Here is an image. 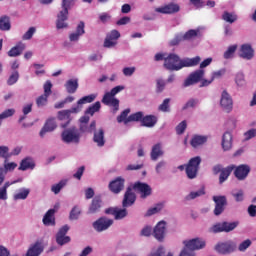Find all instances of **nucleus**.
Listing matches in <instances>:
<instances>
[{
	"mask_svg": "<svg viewBox=\"0 0 256 256\" xmlns=\"http://www.w3.org/2000/svg\"><path fill=\"white\" fill-rule=\"evenodd\" d=\"M205 70L198 69L189 74V76L184 80L183 87H191V85H196L201 81L200 87H209L213 83V77L205 79Z\"/></svg>",
	"mask_w": 256,
	"mask_h": 256,
	"instance_id": "nucleus-2",
	"label": "nucleus"
},
{
	"mask_svg": "<svg viewBox=\"0 0 256 256\" xmlns=\"http://www.w3.org/2000/svg\"><path fill=\"white\" fill-rule=\"evenodd\" d=\"M13 115H15V109H7L0 114V121H3V119H8V117H13Z\"/></svg>",
	"mask_w": 256,
	"mask_h": 256,
	"instance_id": "nucleus-58",
	"label": "nucleus"
},
{
	"mask_svg": "<svg viewBox=\"0 0 256 256\" xmlns=\"http://www.w3.org/2000/svg\"><path fill=\"white\" fill-rule=\"evenodd\" d=\"M235 51H237V44L229 46L224 52V59H233V57L235 56Z\"/></svg>",
	"mask_w": 256,
	"mask_h": 256,
	"instance_id": "nucleus-47",
	"label": "nucleus"
},
{
	"mask_svg": "<svg viewBox=\"0 0 256 256\" xmlns=\"http://www.w3.org/2000/svg\"><path fill=\"white\" fill-rule=\"evenodd\" d=\"M67 19H69V14L65 11H60L57 15L56 29H67L69 27Z\"/></svg>",
	"mask_w": 256,
	"mask_h": 256,
	"instance_id": "nucleus-27",
	"label": "nucleus"
},
{
	"mask_svg": "<svg viewBox=\"0 0 256 256\" xmlns=\"http://www.w3.org/2000/svg\"><path fill=\"white\" fill-rule=\"evenodd\" d=\"M94 131L93 141L96 143L98 147H103L105 145V130L103 128H99Z\"/></svg>",
	"mask_w": 256,
	"mask_h": 256,
	"instance_id": "nucleus-30",
	"label": "nucleus"
},
{
	"mask_svg": "<svg viewBox=\"0 0 256 256\" xmlns=\"http://www.w3.org/2000/svg\"><path fill=\"white\" fill-rule=\"evenodd\" d=\"M215 251L220 255H231V253H235V251H237V243L233 240L218 242L215 245Z\"/></svg>",
	"mask_w": 256,
	"mask_h": 256,
	"instance_id": "nucleus-5",
	"label": "nucleus"
},
{
	"mask_svg": "<svg viewBox=\"0 0 256 256\" xmlns=\"http://www.w3.org/2000/svg\"><path fill=\"white\" fill-rule=\"evenodd\" d=\"M73 5H75V0H62V3H61L62 10L60 11H64L67 14H69V9H71Z\"/></svg>",
	"mask_w": 256,
	"mask_h": 256,
	"instance_id": "nucleus-49",
	"label": "nucleus"
},
{
	"mask_svg": "<svg viewBox=\"0 0 256 256\" xmlns=\"http://www.w3.org/2000/svg\"><path fill=\"white\" fill-rule=\"evenodd\" d=\"M33 111V103L25 104L22 108L23 116L19 118V123L25 121L26 115H29Z\"/></svg>",
	"mask_w": 256,
	"mask_h": 256,
	"instance_id": "nucleus-46",
	"label": "nucleus"
},
{
	"mask_svg": "<svg viewBox=\"0 0 256 256\" xmlns=\"http://www.w3.org/2000/svg\"><path fill=\"white\" fill-rule=\"evenodd\" d=\"M169 103H171V99H164L163 102L159 105L158 110H160L162 113H170L171 105Z\"/></svg>",
	"mask_w": 256,
	"mask_h": 256,
	"instance_id": "nucleus-45",
	"label": "nucleus"
},
{
	"mask_svg": "<svg viewBox=\"0 0 256 256\" xmlns=\"http://www.w3.org/2000/svg\"><path fill=\"white\" fill-rule=\"evenodd\" d=\"M65 88L67 93L73 94L79 89V80L78 79H70L65 83Z\"/></svg>",
	"mask_w": 256,
	"mask_h": 256,
	"instance_id": "nucleus-35",
	"label": "nucleus"
},
{
	"mask_svg": "<svg viewBox=\"0 0 256 256\" xmlns=\"http://www.w3.org/2000/svg\"><path fill=\"white\" fill-rule=\"evenodd\" d=\"M149 256H165V248L163 246H159L158 248L152 249Z\"/></svg>",
	"mask_w": 256,
	"mask_h": 256,
	"instance_id": "nucleus-55",
	"label": "nucleus"
},
{
	"mask_svg": "<svg viewBox=\"0 0 256 256\" xmlns=\"http://www.w3.org/2000/svg\"><path fill=\"white\" fill-rule=\"evenodd\" d=\"M163 155H165V150H163V143L158 142L154 144L151 148L150 159L152 161H158L161 159V157H163Z\"/></svg>",
	"mask_w": 256,
	"mask_h": 256,
	"instance_id": "nucleus-19",
	"label": "nucleus"
},
{
	"mask_svg": "<svg viewBox=\"0 0 256 256\" xmlns=\"http://www.w3.org/2000/svg\"><path fill=\"white\" fill-rule=\"evenodd\" d=\"M233 145V135L230 132H225L222 137V149L229 151Z\"/></svg>",
	"mask_w": 256,
	"mask_h": 256,
	"instance_id": "nucleus-33",
	"label": "nucleus"
},
{
	"mask_svg": "<svg viewBox=\"0 0 256 256\" xmlns=\"http://www.w3.org/2000/svg\"><path fill=\"white\" fill-rule=\"evenodd\" d=\"M95 99H97V94H90L88 96H84L77 101V104L74 107L78 108V113H81V109H83V105L87 103H93Z\"/></svg>",
	"mask_w": 256,
	"mask_h": 256,
	"instance_id": "nucleus-31",
	"label": "nucleus"
},
{
	"mask_svg": "<svg viewBox=\"0 0 256 256\" xmlns=\"http://www.w3.org/2000/svg\"><path fill=\"white\" fill-rule=\"evenodd\" d=\"M83 35H85V22H79L76 30L69 34V41H71V43H77Z\"/></svg>",
	"mask_w": 256,
	"mask_h": 256,
	"instance_id": "nucleus-17",
	"label": "nucleus"
},
{
	"mask_svg": "<svg viewBox=\"0 0 256 256\" xmlns=\"http://www.w3.org/2000/svg\"><path fill=\"white\" fill-rule=\"evenodd\" d=\"M29 193H31V189L25 187L19 188L14 192L12 199L13 201H25L29 197Z\"/></svg>",
	"mask_w": 256,
	"mask_h": 256,
	"instance_id": "nucleus-29",
	"label": "nucleus"
},
{
	"mask_svg": "<svg viewBox=\"0 0 256 256\" xmlns=\"http://www.w3.org/2000/svg\"><path fill=\"white\" fill-rule=\"evenodd\" d=\"M0 31H11V18L9 16L0 17Z\"/></svg>",
	"mask_w": 256,
	"mask_h": 256,
	"instance_id": "nucleus-38",
	"label": "nucleus"
},
{
	"mask_svg": "<svg viewBox=\"0 0 256 256\" xmlns=\"http://www.w3.org/2000/svg\"><path fill=\"white\" fill-rule=\"evenodd\" d=\"M165 167H167V162H165L164 160L159 161L156 164L155 167V171L158 175H161V173L163 172V170L165 169Z\"/></svg>",
	"mask_w": 256,
	"mask_h": 256,
	"instance_id": "nucleus-63",
	"label": "nucleus"
},
{
	"mask_svg": "<svg viewBox=\"0 0 256 256\" xmlns=\"http://www.w3.org/2000/svg\"><path fill=\"white\" fill-rule=\"evenodd\" d=\"M157 124V117L153 115L144 116L142 119V125L144 127H155Z\"/></svg>",
	"mask_w": 256,
	"mask_h": 256,
	"instance_id": "nucleus-40",
	"label": "nucleus"
},
{
	"mask_svg": "<svg viewBox=\"0 0 256 256\" xmlns=\"http://www.w3.org/2000/svg\"><path fill=\"white\" fill-rule=\"evenodd\" d=\"M80 131L82 133H93L97 127V123L95 121H92L90 123V127H87V123H89V117L88 116H83L80 118Z\"/></svg>",
	"mask_w": 256,
	"mask_h": 256,
	"instance_id": "nucleus-25",
	"label": "nucleus"
},
{
	"mask_svg": "<svg viewBox=\"0 0 256 256\" xmlns=\"http://www.w3.org/2000/svg\"><path fill=\"white\" fill-rule=\"evenodd\" d=\"M220 109L224 111V113H231L233 111V97L231 94L227 92V90H223L220 95L219 100Z\"/></svg>",
	"mask_w": 256,
	"mask_h": 256,
	"instance_id": "nucleus-8",
	"label": "nucleus"
},
{
	"mask_svg": "<svg viewBox=\"0 0 256 256\" xmlns=\"http://www.w3.org/2000/svg\"><path fill=\"white\" fill-rule=\"evenodd\" d=\"M69 229V225H64L59 229L58 233L56 234V243L58 245L63 246L71 242V237L67 236Z\"/></svg>",
	"mask_w": 256,
	"mask_h": 256,
	"instance_id": "nucleus-16",
	"label": "nucleus"
},
{
	"mask_svg": "<svg viewBox=\"0 0 256 256\" xmlns=\"http://www.w3.org/2000/svg\"><path fill=\"white\" fill-rule=\"evenodd\" d=\"M199 63H201V57L199 56L181 59L179 55L170 53L165 58L164 67L168 71H181L184 67H197Z\"/></svg>",
	"mask_w": 256,
	"mask_h": 256,
	"instance_id": "nucleus-1",
	"label": "nucleus"
},
{
	"mask_svg": "<svg viewBox=\"0 0 256 256\" xmlns=\"http://www.w3.org/2000/svg\"><path fill=\"white\" fill-rule=\"evenodd\" d=\"M125 188V179L122 177H117L109 183V189L112 193L116 195L121 193Z\"/></svg>",
	"mask_w": 256,
	"mask_h": 256,
	"instance_id": "nucleus-18",
	"label": "nucleus"
},
{
	"mask_svg": "<svg viewBox=\"0 0 256 256\" xmlns=\"http://www.w3.org/2000/svg\"><path fill=\"white\" fill-rule=\"evenodd\" d=\"M179 5L170 3L165 6L155 8L156 13H162L163 15H171L173 13H179Z\"/></svg>",
	"mask_w": 256,
	"mask_h": 256,
	"instance_id": "nucleus-24",
	"label": "nucleus"
},
{
	"mask_svg": "<svg viewBox=\"0 0 256 256\" xmlns=\"http://www.w3.org/2000/svg\"><path fill=\"white\" fill-rule=\"evenodd\" d=\"M129 113H131V109L129 108L122 111L121 114L117 117V121L119 123H124V125H128L133 121H141V123L143 122V117H145V114H143V112H136L128 116Z\"/></svg>",
	"mask_w": 256,
	"mask_h": 256,
	"instance_id": "nucleus-3",
	"label": "nucleus"
},
{
	"mask_svg": "<svg viewBox=\"0 0 256 256\" xmlns=\"http://www.w3.org/2000/svg\"><path fill=\"white\" fill-rule=\"evenodd\" d=\"M136 199L135 192L131 188H128L122 201L123 207H131L135 204Z\"/></svg>",
	"mask_w": 256,
	"mask_h": 256,
	"instance_id": "nucleus-28",
	"label": "nucleus"
},
{
	"mask_svg": "<svg viewBox=\"0 0 256 256\" xmlns=\"http://www.w3.org/2000/svg\"><path fill=\"white\" fill-rule=\"evenodd\" d=\"M49 98V96L43 94L40 97H38L36 99V105L37 107H45V105H47V99Z\"/></svg>",
	"mask_w": 256,
	"mask_h": 256,
	"instance_id": "nucleus-60",
	"label": "nucleus"
},
{
	"mask_svg": "<svg viewBox=\"0 0 256 256\" xmlns=\"http://www.w3.org/2000/svg\"><path fill=\"white\" fill-rule=\"evenodd\" d=\"M79 215H81V209L75 206L70 212L71 221H77V219H79Z\"/></svg>",
	"mask_w": 256,
	"mask_h": 256,
	"instance_id": "nucleus-54",
	"label": "nucleus"
},
{
	"mask_svg": "<svg viewBox=\"0 0 256 256\" xmlns=\"http://www.w3.org/2000/svg\"><path fill=\"white\" fill-rule=\"evenodd\" d=\"M254 53L255 51L253 50V47H251V44H243L240 47L239 57L246 59V61H251L254 57Z\"/></svg>",
	"mask_w": 256,
	"mask_h": 256,
	"instance_id": "nucleus-26",
	"label": "nucleus"
},
{
	"mask_svg": "<svg viewBox=\"0 0 256 256\" xmlns=\"http://www.w3.org/2000/svg\"><path fill=\"white\" fill-rule=\"evenodd\" d=\"M102 103L108 107H112V113H117L119 111V99H117L110 92H106L102 98Z\"/></svg>",
	"mask_w": 256,
	"mask_h": 256,
	"instance_id": "nucleus-14",
	"label": "nucleus"
},
{
	"mask_svg": "<svg viewBox=\"0 0 256 256\" xmlns=\"http://www.w3.org/2000/svg\"><path fill=\"white\" fill-rule=\"evenodd\" d=\"M167 235V222L160 221L156 224L153 229V236L157 241L163 242L165 240V236Z\"/></svg>",
	"mask_w": 256,
	"mask_h": 256,
	"instance_id": "nucleus-11",
	"label": "nucleus"
},
{
	"mask_svg": "<svg viewBox=\"0 0 256 256\" xmlns=\"http://www.w3.org/2000/svg\"><path fill=\"white\" fill-rule=\"evenodd\" d=\"M201 165V158L196 156L191 158L186 165V175L188 179H195L197 173L199 172V166Z\"/></svg>",
	"mask_w": 256,
	"mask_h": 256,
	"instance_id": "nucleus-7",
	"label": "nucleus"
},
{
	"mask_svg": "<svg viewBox=\"0 0 256 256\" xmlns=\"http://www.w3.org/2000/svg\"><path fill=\"white\" fill-rule=\"evenodd\" d=\"M133 189H134V191H136V193H139L141 199H147V197H149L151 195V193H153L151 186H149V184L143 183V182L134 183Z\"/></svg>",
	"mask_w": 256,
	"mask_h": 256,
	"instance_id": "nucleus-12",
	"label": "nucleus"
},
{
	"mask_svg": "<svg viewBox=\"0 0 256 256\" xmlns=\"http://www.w3.org/2000/svg\"><path fill=\"white\" fill-rule=\"evenodd\" d=\"M236 87L239 89H243V87H247V80L245 79V74L243 72H237L234 78Z\"/></svg>",
	"mask_w": 256,
	"mask_h": 256,
	"instance_id": "nucleus-36",
	"label": "nucleus"
},
{
	"mask_svg": "<svg viewBox=\"0 0 256 256\" xmlns=\"http://www.w3.org/2000/svg\"><path fill=\"white\" fill-rule=\"evenodd\" d=\"M113 219L107 217H100L92 223V227L96 233H103L113 225Z\"/></svg>",
	"mask_w": 256,
	"mask_h": 256,
	"instance_id": "nucleus-9",
	"label": "nucleus"
},
{
	"mask_svg": "<svg viewBox=\"0 0 256 256\" xmlns=\"http://www.w3.org/2000/svg\"><path fill=\"white\" fill-rule=\"evenodd\" d=\"M210 233H223L224 228H223V223H217L214 224L210 229H209Z\"/></svg>",
	"mask_w": 256,
	"mask_h": 256,
	"instance_id": "nucleus-59",
	"label": "nucleus"
},
{
	"mask_svg": "<svg viewBox=\"0 0 256 256\" xmlns=\"http://www.w3.org/2000/svg\"><path fill=\"white\" fill-rule=\"evenodd\" d=\"M254 137H256V128L249 129L244 133L245 141H251Z\"/></svg>",
	"mask_w": 256,
	"mask_h": 256,
	"instance_id": "nucleus-62",
	"label": "nucleus"
},
{
	"mask_svg": "<svg viewBox=\"0 0 256 256\" xmlns=\"http://www.w3.org/2000/svg\"><path fill=\"white\" fill-rule=\"evenodd\" d=\"M57 129V121L55 118H49L46 120L44 126L40 131V137H45L47 133H53L54 130Z\"/></svg>",
	"mask_w": 256,
	"mask_h": 256,
	"instance_id": "nucleus-22",
	"label": "nucleus"
},
{
	"mask_svg": "<svg viewBox=\"0 0 256 256\" xmlns=\"http://www.w3.org/2000/svg\"><path fill=\"white\" fill-rule=\"evenodd\" d=\"M61 139L63 143H74L75 145H77L81 141V134L79 133V130H77V128L72 127L62 132Z\"/></svg>",
	"mask_w": 256,
	"mask_h": 256,
	"instance_id": "nucleus-4",
	"label": "nucleus"
},
{
	"mask_svg": "<svg viewBox=\"0 0 256 256\" xmlns=\"http://www.w3.org/2000/svg\"><path fill=\"white\" fill-rule=\"evenodd\" d=\"M199 35V30H189L185 34L177 35L172 41L171 45H179L180 41H193Z\"/></svg>",
	"mask_w": 256,
	"mask_h": 256,
	"instance_id": "nucleus-15",
	"label": "nucleus"
},
{
	"mask_svg": "<svg viewBox=\"0 0 256 256\" xmlns=\"http://www.w3.org/2000/svg\"><path fill=\"white\" fill-rule=\"evenodd\" d=\"M105 213L107 215H113L116 221H121V219H125V217H127V215L129 214L127 212V208H108L105 210Z\"/></svg>",
	"mask_w": 256,
	"mask_h": 256,
	"instance_id": "nucleus-20",
	"label": "nucleus"
},
{
	"mask_svg": "<svg viewBox=\"0 0 256 256\" xmlns=\"http://www.w3.org/2000/svg\"><path fill=\"white\" fill-rule=\"evenodd\" d=\"M207 141H209V136L195 134L190 140V145L193 149H199V147H203Z\"/></svg>",
	"mask_w": 256,
	"mask_h": 256,
	"instance_id": "nucleus-23",
	"label": "nucleus"
},
{
	"mask_svg": "<svg viewBox=\"0 0 256 256\" xmlns=\"http://www.w3.org/2000/svg\"><path fill=\"white\" fill-rule=\"evenodd\" d=\"M183 245L189 251L194 252V251H199L201 249H205V245H207V243L202 238H194L191 240H184Z\"/></svg>",
	"mask_w": 256,
	"mask_h": 256,
	"instance_id": "nucleus-10",
	"label": "nucleus"
},
{
	"mask_svg": "<svg viewBox=\"0 0 256 256\" xmlns=\"http://www.w3.org/2000/svg\"><path fill=\"white\" fill-rule=\"evenodd\" d=\"M199 105V100L195 99V98H191L190 100H188L186 102V104L183 106V110L185 109H191L193 107H197Z\"/></svg>",
	"mask_w": 256,
	"mask_h": 256,
	"instance_id": "nucleus-57",
	"label": "nucleus"
},
{
	"mask_svg": "<svg viewBox=\"0 0 256 256\" xmlns=\"http://www.w3.org/2000/svg\"><path fill=\"white\" fill-rule=\"evenodd\" d=\"M27 169H35V162L31 158H25L20 163V171H27Z\"/></svg>",
	"mask_w": 256,
	"mask_h": 256,
	"instance_id": "nucleus-39",
	"label": "nucleus"
},
{
	"mask_svg": "<svg viewBox=\"0 0 256 256\" xmlns=\"http://www.w3.org/2000/svg\"><path fill=\"white\" fill-rule=\"evenodd\" d=\"M203 195H205V186H202L200 189L196 190V191H192L190 192L187 196L186 199L188 201H191L193 199H197L199 197H203Z\"/></svg>",
	"mask_w": 256,
	"mask_h": 256,
	"instance_id": "nucleus-41",
	"label": "nucleus"
},
{
	"mask_svg": "<svg viewBox=\"0 0 256 256\" xmlns=\"http://www.w3.org/2000/svg\"><path fill=\"white\" fill-rule=\"evenodd\" d=\"M101 209V198L95 197L89 207L88 213H97Z\"/></svg>",
	"mask_w": 256,
	"mask_h": 256,
	"instance_id": "nucleus-42",
	"label": "nucleus"
},
{
	"mask_svg": "<svg viewBox=\"0 0 256 256\" xmlns=\"http://www.w3.org/2000/svg\"><path fill=\"white\" fill-rule=\"evenodd\" d=\"M19 81V72L14 71L7 80V85H15Z\"/></svg>",
	"mask_w": 256,
	"mask_h": 256,
	"instance_id": "nucleus-56",
	"label": "nucleus"
},
{
	"mask_svg": "<svg viewBox=\"0 0 256 256\" xmlns=\"http://www.w3.org/2000/svg\"><path fill=\"white\" fill-rule=\"evenodd\" d=\"M37 32V29L35 27H30L28 31L22 36L23 41H29L30 39H33V35Z\"/></svg>",
	"mask_w": 256,
	"mask_h": 256,
	"instance_id": "nucleus-53",
	"label": "nucleus"
},
{
	"mask_svg": "<svg viewBox=\"0 0 256 256\" xmlns=\"http://www.w3.org/2000/svg\"><path fill=\"white\" fill-rule=\"evenodd\" d=\"M185 129H187V121H182L176 126L177 135H183L185 133Z\"/></svg>",
	"mask_w": 256,
	"mask_h": 256,
	"instance_id": "nucleus-61",
	"label": "nucleus"
},
{
	"mask_svg": "<svg viewBox=\"0 0 256 256\" xmlns=\"http://www.w3.org/2000/svg\"><path fill=\"white\" fill-rule=\"evenodd\" d=\"M79 113V108L73 106L71 109L61 110L58 112L59 121H66V123L61 124V128L65 129L73 121V115H77Z\"/></svg>",
	"mask_w": 256,
	"mask_h": 256,
	"instance_id": "nucleus-6",
	"label": "nucleus"
},
{
	"mask_svg": "<svg viewBox=\"0 0 256 256\" xmlns=\"http://www.w3.org/2000/svg\"><path fill=\"white\" fill-rule=\"evenodd\" d=\"M17 169V163L15 162H9L7 159L4 161V171L5 173H11Z\"/></svg>",
	"mask_w": 256,
	"mask_h": 256,
	"instance_id": "nucleus-50",
	"label": "nucleus"
},
{
	"mask_svg": "<svg viewBox=\"0 0 256 256\" xmlns=\"http://www.w3.org/2000/svg\"><path fill=\"white\" fill-rule=\"evenodd\" d=\"M233 169H235V165H230L221 171L219 176L220 184L225 183V181L229 179V175H231V173L233 172Z\"/></svg>",
	"mask_w": 256,
	"mask_h": 256,
	"instance_id": "nucleus-37",
	"label": "nucleus"
},
{
	"mask_svg": "<svg viewBox=\"0 0 256 256\" xmlns=\"http://www.w3.org/2000/svg\"><path fill=\"white\" fill-rule=\"evenodd\" d=\"M43 224L46 225V227H53L55 226V209L48 210L43 219Z\"/></svg>",
	"mask_w": 256,
	"mask_h": 256,
	"instance_id": "nucleus-32",
	"label": "nucleus"
},
{
	"mask_svg": "<svg viewBox=\"0 0 256 256\" xmlns=\"http://www.w3.org/2000/svg\"><path fill=\"white\" fill-rule=\"evenodd\" d=\"M222 19L226 23L233 24V23H235V21H237V14H235L234 12H227L226 11L222 14Z\"/></svg>",
	"mask_w": 256,
	"mask_h": 256,
	"instance_id": "nucleus-43",
	"label": "nucleus"
},
{
	"mask_svg": "<svg viewBox=\"0 0 256 256\" xmlns=\"http://www.w3.org/2000/svg\"><path fill=\"white\" fill-rule=\"evenodd\" d=\"M215 203L214 214L221 215L225 211V205H227V198L225 196H213Z\"/></svg>",
	"mask_w": 256,
	"mask_h": 256,
	"instance_id": "nucleus-21",
	"label": "nucleus"
},
{
	"mask_svg": "<svg viewBox=\"0 0 256 256\" xmlns=\"http://www.w3.org/2000/svg\"><path fill=\"white\" fill-rule=\"evenodd\" d=\"M0 157L2 159H9V146H0Z\"/></svg>",
	"mask_w": 256,
	"mask_h": 256,
	"instance_id": "nucleus-64",
	"label": "nucleus"
},
{
	"mask_svg": "<svg viewBox=\"0 0 256 256\" xmlns=\"http://www.w3.org/2000/svg\"><path fill=\"white\" fill-rule=\"evenodd\" d=\"M25 51V44L23 42H19L16 46L12 47L9 52V57H19Z\"/></svg>",
	"mask_w": 256,
	"mask_h": 256,
	"instance_id": "nucleus-34",
	"label": "nucleus"
},
{
	"mask_svg": "<svg viewBox=\"0 0 256 256\" xmlns=\"http://www.w3.org/2000/svg\"><path fill=\"white\" fill-rule=\"evenodd\" d=\"M251 173V166L248 164H242L239 166H234V176L238 181H245Z\"/></svg>",
	"mask_w": 256,
	"mask_h": 256,
	"instance_id": "nucleus-13",
	"label": "nucleus"
},
{
	"mask_svg": "<svg viewBox=\"0 0 256 256\" xmlns=\"http://www.w3.org/2000/svg\"><path fill=\"white\" fill-rule=\"evenodd\" d=\"M222 225L224 228V233H229L239 225V222H223Z\"/></svg>",
	"mask_w": 256,
	"mask_h": 256,
	"instance_id": "nucleus-52",
	"label": "nucleus"
},
{
	"mask_svg": "<svg viewBox=\"0 0 256 256\" xmlns=\"http://www.w3.org/2000/svg\"><path fill=\"white\" fill-rule=\"evenodd\" d=\"M65 185H67V180H61L59 183L54 184L51 187L52 193H54L55 195H59V193H61V189H63Z\"/></svg>",
	"mask_w": 256,
	"mask_h": 256,
	"instance_id": "nucleus-48",
	"label": "nucleus"
},
{
	"mask_svg": "<svg viewBox=\"0 0 256 256\" xmlns=\"http://www.w3.org/2000/svg\"><path fill=\"white\" fill-rule=\"evenodd\" d=\"M163 203L156 204L154 207L149 208L146 212V217H151L152 215H157L160 211H163Z\"/></svg>",
	"mask_w": 256,
	"mask_h": 256,
	"instance_id": "nucleus-44",
	"label": "nucleus"
},
{
	"mask_svg": "<svg viewBox=\"0 0 256 256\" xmlns=\"http://www.w3.org/2000/svg\"><path fill=\"white\" fill-rule=\"evenodd\" d=\"M99 109H101V102H95L85 111V113L86 115H95Z\"/></svg>",
	"mask_w": 256,
	"mask_h": 256,
	"instance_id": "nucleus-51",
	"label": "nucleus"
}]
</instances>
